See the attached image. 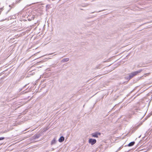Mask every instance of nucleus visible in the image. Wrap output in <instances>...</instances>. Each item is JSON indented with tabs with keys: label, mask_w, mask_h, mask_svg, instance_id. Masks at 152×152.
Wrapping results in <instances>:
<instances>
[{
	"label": "nucleus",
	"mask_w": 152,
	"mask_h": 152,
	"mask_svg": "<svg viewBox=\"0 0 152 152\" xmlns=\"http://www.w3.org/2000/svg\"><path fill=\"white\" fill-rule=\"evenodd\" d=\"M56 139L55 138H54L52 140L51 142V144L52 145L56 143Z\"/></svg>",
	"instance_id": "obj_5"
},
{
	"label": "nucleus",
	"mask_w": 152,
	"mask_h": 152,
	"mask_svg": "<svg viewBox=\"0 0 152 152\" xmlns=\"http://www.w3.org/2000/svg\"><path fill=\"white\" fill-rule=\"evenodd\" d=\"M149 73H147L146 74V75H148L149 74Z\"/></svg>",
	"instance_id": "obj_9"
},
{
	"label": "nucleus",
	"mask_w": 152,
	"mask_h": 152,
	"mask_svg": "<svg viewBox=\"0 0 152 152\" xmlns=\"http://www.w3.org/2000/svg\"><path fill=\"white\" fill-rule=\"evenodd\" d=\"M100 135L101 134L99 132H96L91 134L92 137L96 138L98 137V136Z\"/></svg>",
	"instance_id": "obj_3"
},
{
	"label": "nucleus",
	"mask_w": 152,
	"mask_h": 152,
	"mask_svg": "<svg viewBox=\"0 0 152 152\" xmlns=\"http://www.w3.org/2000/svg\"><path fill=\"white\" fill-rule=\"evenodd\" d=\"M52 54H53V53H51L49 54H48V55H52Z\"/></svg>",
	"instance_id": "obj_10"
},
{
	"label": "nucleus",
	"mask_w": 152,
	"mask_h": 152,
	"mask_svg": "<svg viewBox=\"0 0 152 152\" xmlns=\"http://www.w3.org/2000/svg\"><path fill=\"white\" fill-rule=\"evenodd\" d=\"M134 144V142H130L129 144H128V146H131L132 145H133Z\"/></svg>",
	"instance_id": "obj_7"
},
{
	"label": "nucleus",
	"mask_w": 152,
	"mask_h": 152,
	"mask_svg": "<svg viewBox=\"0 0 152 152\" xmlns=\"http://www.w3.org/2000/svg\"><path fill=\"white\" fill-rule=\"evenodd\" d=\"M64 137L62 136L60 137V138L58 140V141L59 142H63L64 140Z\"/></svg>",
	"instance_id": "obj_4"
},
{
	"label": "nucleus",
	"mask_w": 152,
	"mask_h": 152,
	"mask_svg": "<svg viewBox=\"0 0 152 152\" xmlns=\"http://www.w3.org/2000/svg\"><path fill=\"white\" fill-rule=\"evenodd\" d=\"M69 59L68 58H66L63 59L62 60V62H66L68 61H69Z\"/></svg>",
	"instance_id": "obj_6"
},
{
	"label": "nucleus",
	"mask_w": 152,
	"mask_h": 152,
	"mask_svg": "<svg viewBox=\"0 0 152 152\" xmlns=\"http://www.w3.org/2000/svg\"><path fill=\"white\" fill-rule=\"evenodd\" d=\"M4 139V137H0V140H3Z\"/></svg>",
	"instance_id": "obj_8"
},
{
	"label": "nucleus",
	"mask_w": 152,
	"mask_h": 152,
	"mask_svg": "<svg viewBox=\"0 0 152 152\" xmlns=\"http://www.w3.org/2000/svg\"><path fill=\"white\" fill-rule=\"evenodd\" d=\"M96 142V140L95 139L90 138L88 140V143L92 145L95 144Z\"/></svg>",
	"instance_id": "obj_2"
},
{
	"label": "nucleus",
	"mask_w": 152,
	"mask_h": 152,
	"mask_svg": "<svg viewBox=\"0 0 152 152\" xmlns=\"http://www.w3.org/2000/svg\"><path fill=\"white\" fill-rule=\"evenodd\" d=\"M142 71V69H140L135 72H132L129 74V77H126L125 79L129 80V79L132 78L134 76L137 75L138 73L141 72Z\"/></svg>",
	"instance_id": "obj_1"
}]
</instances>
